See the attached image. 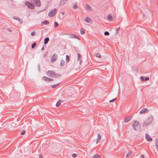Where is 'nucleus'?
Listing matches in <instances>:
<instances>
[{"mask_svg":"<svg viewBox=\"0 0 158 158\" xmlns=\"http://www.w3.org/2000/svg\"><path fill=\"white\" fill-rule=\"evenodd\" d=\"M60 84V83L55 84L54 85H51V86L52 88H54L55 87H56V86H57L58 85Z\"/></svg>","mask_w":158,"mask_h":158,"instance_id":"nucleus-28","label":"nucleus"},{"mask_svg":"<svg viewBox=\"0 0 158 158\" xmlns=\"http://www.w3.org/2000/svg\"><path fill=\"white\" fill-rule=\"evenodd\" d=\"M44 49V47L43 46L41 48V50L42 51Z\"/></svg>","mask_w":158,"mask_h":158,"instance_id":"nucleus-46","label":"nucleus"},{"mask_svg":"<svg viewBox=\"0 0 158 158\" xmlns=\"http://www.w3.org/2000/svg\"><path fill=\"white\" fill-rule=\"evenodd\" d=\"M65 62L63 60H60V65L61 66H63L65 64Z\"/></svg>","mask_w":158,"mask_h":158,"instance_id":"nucleus-20","label":"nucleus"},{"mask_svg":"<svg viewBox=\"0 0 158 158\" xmlns=\"http://www.w3.org/2000/svg\"><path fill=\"white\" fill-rule=\"evenodd\" d=\"M39 158H42V155H41V154H40L39 155Z\"/></svg>","mask_w":158,"mask_h":158,"instance_id":"nucleus-44","label":"nucleus"},{"mask_svg":"<svg viewBox=\"0 0 158 158\" xmlns=\"http://www.w3.org/2000/svg\"><path fill=\"white\" fill-rule=\"evenodd\" d=\"M96 57H98V58H100L101 57V54H100L99 53H97L96 54Z\"/></svg>","mask_w":158,"mask_h":158,"instance_id":"nucleus-32","label":"nucleus"},{"mask_svg":"<svg viewBox=\"0 0 158 158\" xmlns=\"http://www.w3.org/2000/svg\"><path fill=\"white\" fill-rule=\"evenodd\" d=\"M61 76V75L60 74H58L57 73H55V74H53V77H52L53 78H58L60 77Z\"/></svg>","mask_w":158,"mask_h":158,"instance_id":"nucleus-17","label":"nucleus"},{"mask_svg":"<svg viewBox=\"0 0 158 158\" xmlns=\"http://www.w3.org/2000/svg\"><path fill=\"white\" fill-rule=\"evenodd\" d=\"M117 98H115L114 99H113L111 100H110V101H109V102H114L116 99H117Z\"/></svg>","mask_w":158,"mask_h":158,"instance_id":"nucleus-39","label":"nucleus"},{"mask_svg":"<svg viewBox=\"0 0 158 158\" xmlns=\"http://www.w3.org/2000/svg\"><path fill=\"white\" fill-rule=\"evenodd\" d=\"M7 30L9 32H11L12 31V30L10 29V28H8L7 29Z\"/></svg>","mask_w":158,"mask_h":158,"instance_id":"nucleus-43","label":"nucleus"},{"mask_svg":"<svg viewBox=\"0 0 158 158\" xmlns=\"http://www.w3.org/2000/svg\"><path fill=\"white\" fill-rule=\"evenodd\" d=\"M85 7H86V9L88 10H89V11H90L91 10V7L88 4H86Z\"/></svg>","mask_w":158,"mask_h":158,"instance_id":"nucleus-23","label":"nucleus"},{"mask_svg":"<svg viewBox=\"0 0 158 158\" xmlns=\"http://www.w3.org/2000/svg\"><path fill=\"white\" fill-rule=\"evenodd\" d=\"M80 64L81 63V60H80Z\"/></svg>","mask_w":158,"mask_h":158,"instance_id":"nucleus-50","label":"nucleus"},{"mask_svg":"<svg viewBox=\"0 0 158 158\" xmlns=\"http://www.w3.org/2000/svg\"><path fill=\"white\" fill-rule=\"evenodd\" d=\"M41 23L43 25H47L49 24V22L48 21L45 20L41 22Z\"/></svg>","mask_w":158,"mask_h":158,"instance_id":"nucleus-21","label":"nucleus"},{"mask_svg":"<svg viewBox=\"0 0 158 158\" xmlns=\"http://www.w3.org/2000/svg\"><path fill=\"white\" fill-rule=\"evenodd\" d=\"M36 44L34 42L33 44H31V48L32 49H34L36 46Z\"/></svg>","mask_w":158,"mask_h":158,"instance_id":"nucleus-26","label":"nucleus"},{"mask_svg":"<svg viewBox=\"0 0 158 158\" xmlns=\"http://www.w3.org/2000/svg\"><path fill=\"white\" fill-rule=\"evenodd\" d=\"M66 61L67 63H68L69 60L70 56L68 55H66Z\"/></svg>","mask_w":158,"mask_h":158,"instance_id":"nucleus-25","label":"nucleus"},{"mask_svg":"<svg viewBox=\"0 0 158 158\" xmlns=\"http://www.w3.org/2000/svg\"><path fill=\"white\" fill-rule=\"evenodd\" d=\"M119 30V28H118L117 29H116V31L117 32H118V31Z\"/></svg>","mask_w":158,"mask_h":158,"instance_id":"nucleus-45","label":"nucleus"},{"mask_svg":"<svg viewBox=\"0 0 158 158\" xmlns=\"http://www.w3.org/2000/svg\"><path fill=\"white\" fill-rule=\"evenodd\" d=\"M148 110L146 108H143L140 111V113L141 114H143L145 113H148Z\"/></svg>","mask_w":158,"mask_h":158,"instance_id":"nucleus-13","label":"nucleus"},{"mask_svg":"<svg viewBox=\"0 0 158 158\" xmlns=\"http://www.w3.org/2000/svg\"><path fill=\"white\" fill-rule=\"evenodd\" d=\"M107 18L108 20H110L112 19V16L110 15H108L107 16Z\"/></svg>","mask_w":158,"mask_h":158,"instance_id":"nucleus-29","label":"nucleus"},{"mask_svg":"<svg viewBox=\"0 0 158 158\" xmlns=\"http://www.w3.org/2000/svg\"><path fill=\"white\" fill-rule=\"evenodd\" d=\"M68 34L70 35V37L71 38L76 39L80 40L79 36L75 34L69 33Z\"/></svg>","mask_w":158,"mask_h":158,"instance_id":"nucleus-7","label":"nucleus"},{"mask_svg":"<svg viewBox=\"0 0 158 158\" xmlns=\"http://www.w3.org/2000/svg\"><path fill=\"white\" fill-rule=\"evenodd\" d=\"M58 23L57 22H54V27H57L58 26Z\"/></svg>","mask_w":158,"mask_h":158,"instance_id":"nucleus-33","label":"nucleus"},{"mask_svg":"<svg viewBox=\"0 0 158 158\" xmlns=\"http://www.w3.org/2000/svg\"><path fill=\"white\" fill-rule=\"evenodd\" d=\"M47 54V53H45V54L44 55V56H46Z\"/></svg>","mask_w":158,"mask_h":158,"instance_id":"nucleus-47","label":"nucleus"},{"mask_svg":"<svg viewBox=\"0 0 158 158\" xmlns=\"http://www.w3.org/2000/svg\"><path fill=\"white\" fill-rule=\"evenodd\" d=\"M133 130L136 131H139L141 130V125L137 121H135L132 125Z\"/></svg>","mask_w":158,"mask_h":158,"instance_id":"nucleus-1","label":"nucleus"},{"mask_svg":"<svg viewBox=\"0 0 158 158\" xmlns=\"http://www.w3.org/2000/svg\"><path fill=\"white\" fill-rule=\"evenodd\" d=\"M140 78L141 81H148L149 80V78L148 77H145L143 76H141Z\"/></svg>","mask_w":158,"mask_h":158,"instance_id":"nucleus-11","label":"nucleus"},{"mask_svg":"<svg viewBox=\"0 0 158 158\" xmlns=\"http://www.w3.org/2000/svg\"><path fill=\"white\" fill-rule=\"evenodd\" d=\"M145 138L148 141L151 142L152 139L150 137V136L148 134L145 135Z\"/></svg>","mask_w":158,"mask_h":158,"instance_id":"nucleus-12","label":"nucleus"},{"mask_svg":"<svg viewBox=\"0 0 158 158\" xmlns=\"http://www.w3.org/2000/svg\"><path fill=\"white\" fill-rule=\"evenodd\" d=\"M98 137L97 139V141L96 142V144H98L99 141L101 139V137L99 134H98Z\"/></svg>","mask_w":158,"mask_h":158,"instance_id":"nucleus-18","label":"nucleus"},{"mask_svg":"<svg viewBox=\"0 0 158 158\" xmlns=\"http://www.w3.org/2000/svg\"><path fill=\"white\" fill-rule=\"evenodd\" d=\"M80 33L82 35H83L85 33V30L84 28H81L80 29Z\"/></svg>","mask_w":158,"mask_h":158,"instance_id":"nucleus-24","label":"nucleus"},{"mask_svg":"<svg viewBox=\"0 0 158 158\" xmlns=\"http://www.w3.org/2000/svg\"><path fill=\"white\" fill-rule=\"evenodd\" d=\"M77 5L76 3L74 4L73 6V8L74 9H76L77 8Z\"/></svg>","mask_w":158,"mask_h":158,"instance_id":"nucleus-36","label":"nucleus"},{"mask_svg":"<svg viewBox=\"0 0 158 158\" xmlns=\"http://www.w3.org/2000/svg\"><path fill=\"white\" fill-rule=\"evenodd\" d=\"M25 4L29 9H34L33 4L31 2L30 3L28 1H27L25 2Z\"/></svg>","mask_w":158,"mask_h":158,"instance_id":"nucleus-4","label":"nucleus"},{"mask_svg":"<svg viewBox=\"0 0 158 158\" xmlns=\"http://www.w3.org/2000/svg\"><path fill=\"white\" fill-rule=\"evenodd\" d=\"M42 79L46 81H53V79L45 76L43 77H42Z\"/></svg>","mask_w":158,"mask_h":158,"instance_id":"nucleus-9","label":"nucleus"},{"mask_svg":"<svg viewBox=\"0 0 158 158\" xmlns=\"http://www.w3.org/2000/svg\"><path fill=\"white\" fill-rule=\"evenodd\" d=\"M13 18L15 19L16 20H20V18L18 17H15V16H13Z\"/></svg>","mask_w":158,"mask_h":158,"instance_id":"nucleus-31","label":"nucleus"},{"mask_svg":"<svg viewBox=\"0 0 158 158\" xmlns=\"http://www.w3.org/2000/svg\"><path fill=\"white\" fill-rule=\"evenodd\" d=\"M18 21L19 22H20L21 23H23L22 20L20 18V20H18Z\"/></svg>","mask_w":158,"mask_h":158,"instance_id":"nucleus-42","label":"nucleus"},{"mask_svg":"<svg viewBox=\"0 0 158 158\" xmlns=\"http://www.w3.org/2000/svg\"><path fill=\"white\" fill-rule=\"evenodd\" d=\"M31 2L36 7H40L41 5L40 0H31Z\"/></svg>","mask_w":158,"mask_h":158,"instance_id":"nucleus-3","label":"nucleus"},{"mask_svg":"<svg viewBox=\"0 0 158 158\" xmlns=\"http://www.w3.org/2000/svg\"><path fill=\"white\" fill-rule=\"evenodd\" d=\"M61 13H62L63 15H64V12H61Z\"/></svg>","mask_w":158,"mask_h":158,"instance_id":"nucleus-49","label":"nucleus"},{"mask_svg":"<svg viewBox=\"0 0 158 158\" xmlns=\"http://www.w3.org/2000/svg\"><path fill=\"white\" fill-rule=\"evenodd\" d=\"M153 120V116L152 115L150 116L144 122L143 124V127L147 126L150 124L152 122Z\"/></svg>","mask_w":158,"mask_h":158,"instance_id":"nucleus-2","label":"nucleus"},{"mask_svg":"<svg viewBox=\"0 0 158 158\" xmlns=\"http://www.w3.org/2000/svg\"><path fill=\"white\" fill-rule=\"evenodd\" d=\"M132 118V117H127L124 118V121L125 123H127Z\"/></svg>","mask_w":158,"mask_h":158,"instance_id":"nucleus-15","label":"nucleus"},{"mask_svg":"<svg viewBox=\"0 0 158 158\" xmlns=\"http://www.w3.org/2000/svg\"><path fill=\"white\" fill-rule=\"evenodd\" d=\"M141 157L142 158H144V156L143 155H142L141 156Z\"/></svg>","mask_w":158,"mask_h":158,"instance_id":"nucleus-48","label":"nucleus"},{"mask_svg":"<svg viewBox=\"0 0 158 158\" xmlns=\"http://www.w3.org/2000/svg\"><path fill=\"white\" fill-rule=\"evenodd\" d=\"M26 131L25 130H23L20 133L21 135H24L25 134Z\"/></svg>","mask_w":158,"mask_h":158,"instance_id":"nucleus-35","label":"nucleus"},{"mask_svg":"<svg viewBox=\"0 0 158 158\" xmlns=\"http://www.w3.org/2000/svg\"><path fill=\"white\" fill-rule=\"evenodd\" d=\"M81 55L79 54L78 53L77 54V60H79L81 58Z\"/></svg>","mask_w":158,"mask_h":158,"instance_id":"nucleus-34","label":"nucleus"},{"mask_svg":"<svg viewBox=\"0 0 158 158\" xmlns=\"http://www.w3.org/2000/svg\"><path fill=\"white\" fill-rule=\"evenodd\" d=\"M35 31H33L31 33V35L32 36H34L35 35Z\"/></svg>","mask_w":158,"mask_h":158,"instance_id":"nucleus-40","label":"nucleus"},{"mask_svg":"<svg viewBox=\"0 0 158 158\" xmlns=\"http://www.w3.org/2000/svg\"><path fill=\"white\" fill-rule=\"evenodd\" d=\"M49 39L48 37L44 39V44H47L48 43V42L49 41Z\"/></svg>","mask_w":158,"mask_h":158,"instance_id":"nucleus-19","label":"nucleus"},{"mask_svg":"<svg viewBox=\"0 0 158 158\" xmlns=\"http://www.w3.org/2000/svg\"><path fill=\"white\" fill-rule=\"evenodd\" d=\"M68 0H61L60 1V6H63L64 5Z\"/></svg>","mask_w":158,"mask_h":158,"instance_id":"nucleus-16","label":"nucleus"},{"mask_svg":"<svg viewBox=\"0 0 158 158\" xmlns=\"http://www.w3.org/2000/svg\"><path fill=\"white\" fill-rule=\"evenodd\" d=\"M54 74L55 72L53 70H49L47 72V73L48 75L50 77H52Z\"/></svg>","mask_w":158,"mask_h":158,"instance_id":"nucleus-8","label":"nucleus"},{"mask_svg":"<svg viewBox=\"0 0 158 158\" xmlns=\"http://www.w3.org/2000/svg\"><path fill=\"white\" fill-rule=\"evenodd\" d=\"M84 20L85 22L88 23H92L91 19L88 17H86L85 19Z\"/></svg>","mask_w":158,"mask_h":158,"instance_id":"nucleus-10","label":"nucleus"},{"mask_svg":"<svg viewBox=\"0 0 158 158\" xmlns=\"http://www.w3.org/2000/svg\"><path fill=\"white\" fill-rule=\"evenodd\" d=\"M57 54H54L51 57V60L52 62L53 63L56 61L57 60Z\"/></svg>","mask_w":158,"mask_h":158,"instance_id":"nucleus-6","label":"nucleus"},{"mask_svg":"<svg viewBox=\"0 0 158 158\" xmlns=\"http://www.w3.org/2000/svg\"><path fill=\"white\" fill-rule=\"evenodd\" d=\"M92 158H101V157L100 155L98 154L95 155L92 157Z\"/></svg>","mask_w":158,"mask_h":158,"instance_id":"nucleus-22","label":"nucleus"},{"mask_svg":"<svg viewBox=\"0 0 158 158\" xmlns=\"http://www.w3.org/2000/svg\"><path fill=\"white\" fill-rule=\"evenodd\" d=\"M104 34L105 35H110V33L107 31H106L105 32Z\"/></svg>","mask_w":158,"mask_h":158,"instance_id":"nucleus-37","label":"nucleus"},{"mask_svg":"<svg viewBox=\"0 0 158 158\" xmlns=\"http://www.w3.org/2000/svg\"><path fill=\"white\" fill-rule=\"evenodd\" d=\"M156 148L158 149V139H156L155 141Z\"/></svg>","mask_w":158,"mask_h":158,"instance_id":"nucleus-30","label":"nucleus"},{"mask_svg":"<svg viewBox=\"0 0 158 158\" xmlns=\"http://www.w3.org/2000/svg\"><path fill=\"white\" fill-rule=\"evenodd\" d=\"M63 102V101L62 100L59 99L57 102L56 106V107H59L60 105L61 102Z\"/></svg>","mask_w":158,"mask_h":158,"instance_id":"nucleus-14","label":"nucleus"},{"mask_svg":"<svg viewBox=\"0 0 158 158\" xmlns=\"http://www.w3.org/2000/svg\"><path fill=\"white\" fill-rule=\"evenodd\" d=\"M132 152L131 151H129L128 152L127 154L126 157H127L130 156L132 154Z\"/></svg>","mask_w":158,"mask_h":158,"instance_id":"nucleus-27","label":"nucleus"},{"mask_svg":"<svg viewBox=\"0 0 158 158\" xmlns=\"http://www.w3.org/2000/svg\"><path fill=\"white\" fill-rule=\"evenodd\" d=\"M16 124L14 122H12L11 123V125L12 127H14L16 126Z\"/></svg>","mask_w":158,"mask_h":158,"instance_id":"nucleus-38","label":"nucleus"},{"mask_svg":"<svg viewBox=\"0 0 158 158\" xmlns=\"http://www.w3.org/2000/svg\"><path fill=\"white\" fill-rule=\"evenodd\" d=\"M56 9H53L49 11L48 13V16L50 17H52L54 15L56 12Z\"/></svg>","mask_w":158,"mask_h":158,"instance_id":"nucleus-5","label":"nucleus"},{"mask_svg":"<svg viewBox=\"0 0 158 158\" xmlns=\"http://www.w3.org/2000/svg\"><path fill=\"white\" fill-rule=\"evenodd\" d=\"M77 155L76 154L74 153L72 155V156L73 158L76 157L77 156Z\"/></svg>","mask_w":158,"mask_h":158,"instance_id":"nucleus-41","label":"nucleus"}]
</instances>
